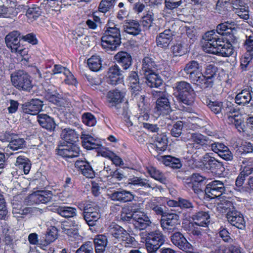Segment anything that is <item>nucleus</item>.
<instances>
[{
    "label": "nucleus",
    "mask_w": 253,
    "mask_h": 253,
    "mask_svg": "<svg viewBox=\"0 0 253 253\" xmlns=\"http://www.w3.org/2000/svg\"><path fill=\"white\" fill-rule=\"evenodd\" d=\"M123 29L126 33L134 36L139 35L141 32L140 25L136 20H126L123 25Z\"/></svg>",
    "instance_id": "nucleus-25"
},
{
    "label": "nucleus",
    "mask_w": 253,
    "mask_h": 253,
    "mask_svg": "<svg viewBox=\"0 0 253 253\" xmlns=\"http://www.w3.org/2000/svg\"><path fill=\"white\" fill-rule=\"evenodd\" d=\"M180 73L184 77L188 79L192 83L197 85L204 79L201 66L195 60H191L186 63Z\"/></svg>",
    "instance_id": "nucleus-4"
},
{
    "label": "nucleus",
    "mask_w": 253,
    "mask_h": 253,
    "mask_svg": "<svg viewBox=\"0 0 253 253\" xmlns=\"http://www.w3.org/2000/svg\"><path fill=\"white\" fill-rule=\"evenodd\" d=\"M190 140L192 143L187 144L188 153H196V150L202 147L205 150L208 149V147L211 140L201 133H193L190 134Z\"/></svg>",
    "instance_id": "nucleus-6"
},
{
    "label": "nucleus",
    "mask_w": 253,
    "mask_h": 253,
    "mask_svg": "<svg viewBox=\"0 0 253 253\" xmlns=\"http://www.w3.org/2000/svg\"><path fill=\"white\" fill-rule=\"evenodd\" d=\"M110 234L120 241L130 245L135 241L134 238L123 227L117 224H112L108 227Z\"/></svg>",
    "instance_id": "nucleus-8"
},
{
    "label": "nucleus",
    "mask_w": 253,
    "mask_h": 253,
    "mask_svg": "<svg viewBox=\"0 0 253 253\" xmlns=\"http://www.w3.org/2000/svg\"><path fill=\"white\" fill-rule=\"evenodd\" d=\"M115 0H102L98 6V10L102 13L109 11L113 6Z\"/></svg>",
    "instance_id": "nucleus-59"
},
{
    "label": "nucleus",
    "mask_w": 253,
    "mask_h": 253,
    "mask_svg": "<svg viewBox=\"0 0 253 253\" xmlns=\"http://www.w3.org/2000/svg\"><path fill=\"white\" fill-rule=\"evenodd\" d=\"M64 233L68 236V240L72 242L75 241L79 237L78 229L76 228H67L64 227Z\"/></svg>",
    "instance_id": "nucleus-62"
},
{
    "label": "nucleus",
    "mask_w": 253,
    "mask_h": 253,
    "mask_svg": "<svg viewBox=\"0 0 253 253\" xmlns=\"http://www.w3.org/2000/svg\"><path fill=\"white\" fill-rule=\"evenodd\" d=\"M194 224L202 227H207L210 222V216L208 212L199 211L192 216Z\"/></svg>",
    "instance_id": "nucleus-29"
},
{
    "label": "nucleus",
    "mask_w": 253,
    "mask_h": 253,
    "mask_svg": "<svg viewBox=\"0 0 253 253\" xmlns=\"http://www.w3.org/2000/svg\"><path fill=\"white\" fill-rule=\"evenodd\" d=\"M46 98L49 102L57 106H62L63 101L62 95L58 93H55L54 94L48 93L46 95Z\"/></svg>",
    "instance_id": "nucleus-55"
},
{
    "label": "nucleus",
    "mask_w": 253,
    "mask_h": 253,
    "mask_svg": "<svg viewBox=\"0 0 253 253\" xmlns=\"http://www.w3.org/2000/svg\"><path fill=\"white\" fill-rule=\"evenodd\" d=\"M198 163L197 167L204 169H219L223 166L222 162L211 157L209 153H206Z\"/></svg>",
    "instance_id": "nucleus-13"
},
{
    "label": "nucleus",
    "mask_w": 253,
    "mask_h": 253,
    "mask_svg": "<svg viewBox=\"0 0 253 253\" xmlns=\"http://www.w3.org/2000/svg\"><path fill=\"white\" fill-rule=\"evenodd\" d=\"M25 146V141L23 138H19L15 135L11 138L7 146L12 150H17L19 149H22Z\"/></svg>",
    "instance_id": "nucleus-43"
},
{
    "label": "nucleus",
    "mask_w": 253,
    "mask_h": 253,
    "mask_svg": "<svg viewBox=\"0 0 253 253\" xmlns=\"http://www.w3.org/2000/svg\"><path fill=\"white\" fill-rule=\"evenodd\" d=\"M126 92L124 90L115 89L109 91L107 93V98L110 106L114 107L117 109L119 108L120 103L123 101Z\"/></svg>",
    "instance_id": "nucleus-15"
},
{
    "label": "nucleus",
    "mask_w": 253,
    "mask_h": 253,
    "mask_svg": "<svg viewBox=\"0 0 253 253\" xmlns=\"http://www.w3.org/2000/svg\"><path fill=\"white\" fill-rule=\"evenodd\" d=\"M89 68L93 71H99L102 66L101 58L99 56L93 55L87 60Z\"/></svg>",
    "instance_id": "nucleus-45"
},
{
    "label": "nucleus",
    "mask_w": 253,
    "mask_h": 253,
    "mask_svg": "<svg viewBox=\"0 0 253 253\" xmlns=\"http://www.w3.org/2000/svg\"><path fill=\"white\" fill-rule=\"evenodd\" d=\"M74 165L75 167L79 169L86 177L92 178L94 177V171L87 162L83 160H77Z\"/></svg>",
    "instance_id": "nucleus-26"
},
{
    "label": "nucleus",
    "mask_w": 253,
    "mask_h": 253,
    "mask_svg": "<svg viewBox=\"0 0 253 253\" xmlns=\"http://www.w3.org/2000/svg\"><path fill=\"white\" fill-rule=\"evenodd\" d=\"M147 172L151 177L163 184H166L168 182L166 174L155 167H150L148 168Z\"/></svg>",
    "instance_id": "nucleus-38"
},
{
    "label": "nucleus",
    "mask_w": 253,
    "mask_h": 253,
    "mask_svg": "<svg viewBox=\"0 0 253 253\" xmlns=\"http://www.w3.org/2000/svg\"><path fill=\"white\" fill-rule=\"evenodd\" d=\"M202 49L206 53L229 57L234 52L231 44L225 43L214 31H208L203 37Z\"/></svg>",
    "instance_id": "nucleus-1"
},
{
    "label": "nucleus",
    "mask_w": 253,
    "mask_h": 253,
    "mask_svg": "<svg viewBox=\"0 0 253 253\" xmlns=\"http://www.w3.org/2000/svg\"><path fill=\"white\" fill-rule=\"evenodd\" d=\"M159 69V65L153 58L147 56L143 58L141 70L143 74L154 72Z\"/></svg>",
    "instance_id": "nucleus-30"
},
{
    "label": "nucleus",
    "mask_w": 253,
    "mask_h": 253,
    "mask_svg": "<svg viewBox=\"0 0 253 253\" xmlns=\"http://www.w3.org/2000/svg\"><path fill=\"white\" fill-rule=\"evenodd\" d=\"M10 79L12 84L19 90L30 92L33 87L32 77L24 70L13 72Z\"/></svg>",
    "instance_id": "nucleus-3"
},
{
    "label": "nucleus",
    "mask_w": 253,
    "mask_h": 253,
    "mask_svg": "<svg viewBox=\"0 0 253 253\" xmlns=\"http://www.w3.org/2000/svg\"><path fill=\"white\" fill-rule=\"evenodd\" d=\"M81 138L82 140V145L86 149H98L101 146L97 139L88 134H82Z\"/></svg>",
    "instance_id": "nucleus-32"
},
{
    "label": "nucleus",
    "mask_w": 253,
    "mask_h": 253,
    "mask_svg": "<svg viewBox=\"0 0 253 253\" xmlns=\"http://www.w3.org/2000/svg\"><path fill=\"white\" fill-rule=\"evenodd\" d=\"M84 218L86 223L89 226H94L96 225L97 221L100 218V212H94L93 213L83 214Z\"/></svg>",
    "instance_id": "nucleus-51"
},
{
    "label": "nucleus",
    "mask_w": 253,
    "mask_h": 253,
    "mask_svg": "<svg viewBox=\"0 0 253 253\" xmlns=\"http://www.w3.org/2000/svg\"><path fill=\"white\" fill-rule=\"evenodd\" d=\"M137 214V211L132 213L128 212L127 210H124L121 212L120 220L124 222H132L133 224L134 214Z\"/></svg>",
    "instance_id": "nucleus-60"
},
{
    "label": "nucleus",
    "mask_w": 253,
    "mask_h": 253,
    "mask_svg": "<svg viewBox=\"0 0 253 253\" xmlns=\"http://www.w3.org/2000/svg\"><path fill=\"white\" fill-rule=\"evenodd\" d=\"M134 215L133 225L139 230L146 229L154 225L149 217L143 212H137Z\"/></svg>",
    "instance_id": "nucleus-19"
},
{
    "label": "nucleus",
    "mask_w": 253,
    "mask_h": 253,
    "mask_svg": "<svg viewBox=\"0 0 253 253\" xmlns=\"http://www.w3.org/2000/svg\"><path fill=\"white\" fill-rule=\"evenodd\" d=\"M227 220L232 225L239 229H243L245 226V221L243 215L237 210H232L226 214Z\"/></svg>",
    "instance_id": "nucleus-17"
},
{
    "label": "nucleus",
    "mask_w": 253,
    "mask_h": 253,
    "mask_svg": "<svg viewBox=\"0 0 253 253\" xmlns=\"http://www.w3.org/2000/svg\"><path fill=\"white\" fill-rule=\"evenodd\" d=\"M216 209L217 211L220 212H226L228 213V212L235 210L233 203L228 200L222 201L217 204Z\"/></svg>",
    "instance_id": "nucleus-47"
},
{
    "label": "nucleus",
    "mask_w": 253,
    "mask_h": 253,
    "mask_svg": "<svg viewBox=\"0 0 253 253\" xmlns=\"http://www.w3.org/2000/svg\"><path fill=\"white\" fill-rule=\"evenodd\" d=\"M129 88L132 100L136 101L138 103V106H140L139 103H143L145 99L141 85H131L129 86Z\"/></svg>",
    "instance_id": "nucleus-33"
},
{
    "label": "nucleus",
    "mask_w": 253,
    "mask_h": 253,
    "mask_svg": "<svg viewBox=\"0 0 253 253\" xmlns=\"http://www.w3.org/2000/svg\"><path fill=\"white\" fill-rule=\"evenodd\" d=\"M170 240L174 245L184 252L191 253L193 251L191 244L180 232H176L172 234Z\"/></svg>",
    "instance_id": "nucleus-11"
},
{
    "label": "nucleus",
    "mask_w": 253,
    "mask_h": 253,
    "mask_svg": "<svg viewBox=\"0 0 253 253\" xmlns=\"http://www.w3.org/2000/svg\"><path fill=\"white\" fill-rule=\"evenodd\" d=\"M154 146L157 151H165L167 146V139L164 135L160 134L155 137Z\"/></svg>",
    "instance_id": "nucleus-46"
},
{
    "label": "nucleus",
    "mask_w": 253,
    "mask_h": 253,
    "mask_svg": "<svg viewBox=\"0 0 253 253\" xmlns=\"http://www.w3.org/2000/svg\"><path fill=\"white\" fill-rule=\"evenodd\" d=\"M178 92V99L187 105H191L195 100V93L190 84L185 81L178 82L176 84Z\"/></svg>",
    "instance_id": "nucleus-5"
},
{
    "label": "nucleus",
    "mask_w": 253,
    "mask_h": 253,
    "mask_svg": "<svg viewBox=\"0 0 253 253\" xmlns=\"http://www.w3.org/2000/svg\"><path fill=\"white\" fill-rule=\"evenodd\" d=\"M224 191L223 183L218 180H214L210 182L205 189V194L211 199L220 196Z\"/></svg>",
    "instance_id": "nucleus-12"
},
{
    "label": "nucleus",
    "mask_w": 253,
    "mask_h": 253,
    "mask_svg": "<svg viewBox=\"0 0 253 253\" xmlns=\"http://www.w3.org/2000/svg\"><path fill=\"white\" fill-rule=\"evenodd\" d=\"M162 217L163 218L161 220V225H163L164 227L167 225L176 226L179 219V215L174 213H167L166 212Z\"/></svg>",
    "instance_id": "nucleus-40"
},
{
    "label": "nucleus",
    "mask_w": 253,
    "mask_h": 253,
    "mask_svg": "<svg viewBox=\"0 0 253 253\" xmlns=\"http://www.w3.org/2000/svg\"><path fill=\"white\" fill-rule=\"evenodd\" d=\"M114 58L116 62L124 70H127L128 69L131 65V56L128 53L126 52H119L115 55Z\"/></svg>",
    "instance_id": "nucleus-28"
},
{
    "label": "nucleus",
    "mask_w": 253,
    "mask_h": 253,
    "mask_svg": "<svg viewBox=\"0 0 253 253\" xmlns=\"http://www.w3.org/2000/svg\"><path fill=\"white\" fill-rule=\"evenodd\" d=\"M209 108L214 114L219 115L221 117L225 114L226 108L222 107V103L218 102H210L208 104Z\"/></svg>",
    "instance_id": "nucleus-49"
},
{
    "label": "nucleus",
    "mask_w": 253,
    "mask_h": 253,
    "mask_svg": "<svg viewBox=\"0 0 253 253\" xmlns=\"http://www.w3.org/2000/svg\"><path fill=\"white\" fill-rule=\"evenodd\" d=\"M253 171V168L245 167L243 170L240 173L236 180V185L238 187H241L245 179V176L251 174Z\"/></svg>",
    "instance_id": "nucleus-53"
},
{
    "label": "nucleus",
    "mask_w": 253,
    "mask_h": 253,
    "mask_svg": "<svg viewBox=\"0 0 253 253\" xmlns=\"http://www.w3.org/2000/svg\"><path fill=\"white\" fill-rule=\"evenodd\" d=\"M76 253H94L92 244L90 242H85L77 250Z\"/></svg>",
    "instance_id": "nucleus-64"
},
{
    "label": "nucleus",
    "mask_w": 253,
    "mask_h": 253,
    "mask_svg": "<svg viewBox=\"0 0 253 253\" xmlns=\"http://www.w3.org/2000/svg\"><path fill=\"white\" fill-rule=\"evenodd\" d=\"M128 184L130 186L144 187L145 188H149L152 189H155L156 187V185L150 182L149 180L137 177L129 179Z\"/></svg>",
    "instance_id": "nucleus-36"
},
{
    "label": "nucleus",
    "mask_w": 253,
    "mask_h": 253,
    "mask_svg": "<svg viewBox=\"0 0 253 253\" xmlns=\"http://www.w3.org/2000/svg\"><path fill=\"white\" fill-rule=\"evenodd\" d=\"M78 136L74 130L70 128H64V142L65 144L74 143Z\"/></svg>",
    "instance_id": "nucleus-48"
},
{
    "label": "nucleus",
    "mask_w": 253,
    "mask_h": 253,
    "mask_svg": "<svg viewBox=\"0 0 253 253\" xmlns=\"http://www.w3.org/2000/svg\"><path fill=\"white\" fill-rule=\"evenodd\" d=\"M162 161L166 166H169L173 169H179L182 166V164L179 159L170 156H165L163 157Z\"/></svg>",
    "instance_id": "nucleus-44"
},
{
    "label": "nucleus",
    "mask_w": 253,
    "mask_h": 253,
    "mask_svg": "<svg viewBox=\"0 0 253 253\" xmlns=\"http://www.w3.org/2000/svg\"><path fill=\"white\" fill-rule=\"evenodd\" d=\"M144 75L146 80V83L149 87L157 88L162 84V80L155 72Z\"/></svg>",
    "instance_id": "nucleus-34"
},
{
    "label": "nucleus",
    "mask_w": 253,
    "mask_h": 253,
    "mask_svg": "<svg viewBox=\"0 0 253 253\" xmlns=\"http://www.w3.org/2000/svg\"><path fill=\"white\" fill-rule=\"evenodd\" d=\"M110 197L113 201L126 203L133 201L134 195L130 191L122 189L114 191L110 195Z\"/></svg>",
    "instance_id": "nucleus-22"
},
{
    "label": "nucleus",
    "mask_w": 253,
    "mask_h": 253,
    "mask_svg": "<svg viewBox=\"0 0 253 253\" xmlns=\"http://www.w3.org/2000/svg\"><path fill=\"white\" fill-rule=\"evenodd\" d=\"M58 230L55 226L49 227L46 233L41 237L40 245L41 248L44 249L50 244L54 242L57 238Z\"/></svg>",
    "instance_id": "nucleus-20"
},
{
    "label": "nucleus",
    "mask_w": 253,
    "mask_h": 253,
    "mask_svg": "<svg viewBox=\"0 0 253 253\" xmlns=\"http://www.w3.org/2000/svg\"><path fill=\"white\" fill-rule=\"evenodd\" d=\"M41 13L39 7H30L27 10L26 15L29 18L36 19L41 15Z\"/></svg>",
    "instance_id": "nucleus-63"
},
{
    "label": "nucleus",
    "mask_w": 253,
    "mask_h": 253,
    "mask_svg": "<svg viewBox=\"0 0 253 253\" xmlns=\"http://www.w3.org/2000/svg\"><path fill=\"white\" fill-rule=\"evenodd\" d=\"M253 57V52L247 51L241 59L240 67L242 71H247Z\"/></svg>",
    "instance_id": "nucleus-52"
},
{
    "label": "nucleus",
    "mask_w": 253,
    "mask_h": 253,
    "mask_svg": "<svg viewBox=\"0 0 253 253\" xmlns=\"http://www.w3.org/2000/svg\"><path fill=\"white\" fill-rule=\"evenodd\" d=\"M235 25V23L233 21L221 23L217 26L216 32L218 34L223 35L228 33V32H226V31L232 29V27L234 26Z\"/></svg>",
    "instance_id": "nucleus-54"
},
{
    "label": "nucleus",
    "mask_w": 253,
    "mask_h": 253,
    "mask_svg": "<svg viewBox=\"0 0 253 253\" xmlns=\"http://www.w3.org/2000/svg\"><path fill=\"white\" fill-rule=\"evenodd\" d=\"M83 211V214L93 213L94 212H99V208L94 204H86L80 207Z\"/></svg>",
    "instance_id": "nucleus-58"
},
{
    "label": "nucleus",
    "mask_w": 253,
    "mask_h": 253,
    "mask_svg": "<svg viewBox=\"0 0 253 253\" xmlns=\"http://www.w3.org/2000/svg\"><path fill=\"white\" fill-rule=\"evenodd\" d=\"M252 98L251 90L249 88H246L236 95L235 101L238 105H245L249 103Z\"/></svg>",
    "instance_id": "nucleus-35"
},
{
    "label": "nucleus",
    "mask_w": 253,
    "mask_h": 253,
    "mask_svg": "<svg viewBox=\"0 0 253 253\" xmlns=\"http://www.w3.org/2000/svg\"><path fill=\"white\" fill-rule=\"evenodd\" d=\"M146 209L153 211L157 215L164 216L166 213L165 207L157 204L155 200H150L146 205Z\"/></svg>",
    "instance_id": "nucleus-41"
},
{
    "label": "nucleus",
    "mask_w": 253,
    "mask_h": 253,
    "mask_svg": "<svg viewBox=\"0 0 253 253\" xmlns=\"http://www.w3.org/2000/svg\"><path fill=\"white\" fill-rule=\"evenodd\" d=\"M51 191H38L30 194L26 199V202L29 205L34 204H46L51 200Z\"/></svg>",
    "instance_id": "nucleus-10"
},
{
    "label": "nucleus",
    "mask_w": 253,
    "mask_h": 253,
    "mask_svg": "<svg viewBox=\"0 0 253 253\" xmlns=\"http://www.w3.org/2000/svg\"><path fill=\"white\" fill-rule=\"evenodd\" d=\"M236 113H238V112L234 107L231 106L226 107L224 116L227 117V122L229 124L233 125L234 123H235L237 118L240 117Z\"/></svg>",
    "instance_id": "nucleus-50"
},
{
    "label": "nucleus",
    "mask_w": 253,
    "mask_h": 253,
    "mask_svg": "<svg viewBox=\"0 0 253 253\" xmlns=\"http://www.w3.org/2000/svg\"><path fill=\"white\" fill-rule=\"evenodd\" d=\"M42 102L38 99H32L27 103L23 107V112L25 113L32 115H38L42 109Z\"/></svg>",
    "instance_id": "nucleus-23"
},
{
    "label": "nucleus",
    "mask_w": 253,
    "mask_h": 253,
    "mask_svg": "<svg viewBox=\"0 0 253 253\" xmlns=\"http://www.w3.org/2000/svg\"><path fill=\"white\" fill-rule=\"evenodd\" d=\"M174 32L170 29L165 30L156 37V42L158 46L166 49L173 40Z\"/></svg>",
    "instance_id": "nucleus-18"
},
{
    "label": "nucleus",
    "mask_w": 253,
    "mask_h": 253,
    "mask_svg": "<svg viewBox=\"0 0 253 253\" xmlns=\"http://www.w3.org/2000/svg\"><path fill=\"white\" fill-rule=\"evenodd\" d=\"M108 24L109 27L101 39L102 47L107 52L116 50L121 43L120 29L116 25L111 26L110 23Z\"/></svg>",
    "instance_id": "nucleus-2"
},
{
    "label": "nucleus",
    "mask_w": 253,
    "mask_h": 253,
    "mask_svg": "<svg viewBox=\"0 0 253 253\" xmlns=\"http://www.w3.org/2000/svg\"><path fill=\"white\" fill-rule=\"evenodd\" d=\"M96 253H104L107 244V237L103 235H97L94 239Z\"/></svg>",
    "instance_id": "nucleus-39"
},
{
    "label": "nucleus",
    "mask_w": 253,
    "mask_h": 253,
    "mask_svg": "<svg viewBox=\"0 0 253 253\" xmlns=\"http://www.w3.org/2000/svg\"><path fill=\"white\" fill-rule=\"evenodd\" d=\"M38 121L40 126L47 130H52L56 126L53 119L45 114H38Z\"/></svg>",
    "instance_id": "nucleus-31"
},
{
    "label": "nucleus",
    "mask_w": 253,
    "mask_h": 253,
    "mask_svg": "<svg viewBox=\"0 0 253 253\" xmlns=\"http://www.w3.org/2000/svg\"><path fill=\"white\" fill-rule=\"evenodd\" d=\"M217 68L213 64H209L206 68L204 79L200 82L199 85L201 88L211 87L213 84L214 78L216 76Z\"/></svg>",
    "instance_id": "nucleus-14"
},
{
    "label": "nucleus",
    "mask_w": 253,
    "mask_h": 253,
    "mask_svg": "<svg viewBox=\"0 0 253 253\" xmlns=\"http://www.w3.org/2000/svg\"><path fill=\"white\" fill-rule=\"evenodd\" d=\"M165 242V237L159 230L147 233L146 246L147 250L158 249Z\"/></svg>",
    "instance_id": "nucleus-9"
},
{
    "label": "nucleus",
    "mask_w": 253,
    "mask_h": 253,
    "mask_svg": "<svg viewBox=\"0 0 253 253\" xmlns=\"http://www.w3.org/2000/svg\"><path fill=\"white\" fill-rule=\"evenodd\" d=\"M76 211L75 208L64 206V226H74L75 222L72 219L76 215Z\"/></svg>",
    "instance_id": "nucleus-37"
},
{
    "label": "nucleus",
    "mask_w": 253,
    "mask_h": 253,
    "mask_svg": "<svg viewBox=\"0 0 253 253\" xmlns=\"http://www.w3.org/2000/svg\"><path fill=\"white\" fill-rule=\"evenodd\" d=\"M41 7L44 8L47 12L51 11L61 13L62 8V0H43L41 4Z\"/></svg>",
    "instance_id": "nucleus-27"
},
{
    "label": "nucleus",
    "mask_w": 253,
    "mask_h": 253,
    "mask_svg": "<svg viewBox=\"0 0 253 253\" xmlns=\"http://www.w3.org/2000/svg\"><path fill=\"white\" fill-rule=\"evenodd\" d=\"M183 128V123L182 121H177L174 124L170 130V134L175 137H179L182 133Z\"/></svg>",
    "instance_id": "nucleus-57"
},
{
    "label": "nucleus",
    "mask_w": 253,
    "mask_h": 253,
    "mask_svg": "<svg viewBox=\"0 0 253 253\" xmlns=\"http://www.w3.org/2000/svg\"><path fill=\"white\" fill-rule=\"evenodd\" d=\"M5 40L7 47L11 49L12 52L21 45L20 43V34L17 31H13L8 34Z\"/></svg>",
    "instance_id": "nucleus-24"
},
{
    "label": "nucleus",
    "mask_w": 253,
    "mask_h": 253,
    "mask_svg": "<svg viewBox=\"0 0 253 253\" xmlns=\"http://www.w3.org/2000/svg\"><path fill=\"white\" fill-rule=\"evenodd\" d=\"M82 121L85 125L89 126H94L96 123L94 116L89 113H84L83 115Z\"/></svg>",
    "instance_id": "nucleus-61"
},
{
    "label": "nucleus",
    "mask_w": 253,
    "mask_h": 253,
    "mask_svg": "<svg viewBox=\"0 0 253 253\" xmlns=\"http://www.w3.org/2000/svg\"><path fill=\"white\" fill-rule=\"evenodd\" d=\"M107 78L108 84L112 85H116L119 83L122 82L123 78L122 71L116 64L112 66L108 69Z\"/></svg>",
    "instance_id": "nucleus-16"
},
{
    "label": "nucleus",
    "mask_w": 253,
    "mask_h": 253,
    "mask_svg": "<svg viewBox=\"0 0 253 253\" xmlns=\"http://www.w3.org/2000/svg\"><path fill=\"white\" fill-rule=\"evenodd\" d=\"M245 46L247 51L253 52V31L247 30Z\"/></svg>",
    "instance_id": "nucleus-56"
},
{
    "label": "nucleus",
    "mask_w": 253,
    "mask_h": 253,
    "mask_svg": "<svg viewBox=\"0 0 253 253\" xmlns=\"http://www.w3.org/2000/svg\"><path fill=\"white\" fill-rule=\"evenodd\" d=\"M153 95L157 98L155 109L158 114L168 113L171 110L168 94L166 91H154Z\"/></svg>",
    "instance_id": "nucleus-7"
},
{
    "label": "nucleus",
    "mask_w": 253,
    "mask_h": 253,
    "mask_svg": "<svg viewBox=\"0 0 253 253\" xmlns=\"http://www.w3.org/2000/svg\"><path fill=\"white\" fill-rule=\"evenodd\" d=\"M80 155V149L74 143L65 144L64 142V158L70 163H75V159Z\"/></svg>",
    "instance_id": "nucleus-21"
},
{
    "label": "nucleus",
    "mask_w": 253,
    "mask_h": 253,
    "mask_svg": "<svg viewBox=\"0 0 253 253\" xmlns=\"http://www.w3.org/2000/svg\"><path fill=\"white\" fill-rule=\"evenodd\" d=\"M15 165L19 169L23 170L24 174H27L31 169V164L27 158L19 156L17 158Z\"/></svg>",
    "instance_id": "nucleus-42"
}]
</instances>
